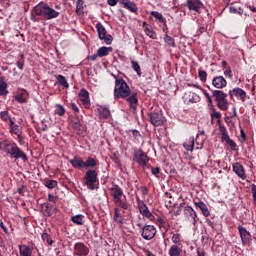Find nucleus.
Returning a JSON list of instances; mask_svg holds the SVG:
<instances>
[{
  "label": "nucleus",
  "instance_id": "1",
  "mask_svg": "<svg viewBox=\"0 0 256 256\" xmlns=\"http://www.w3.org/2000/svg\"><path fill=\"white\" fill-rule=\"evenodd\" d=\"M115 79V87H114V98L115 99H126L130 109H137V105L139 103V99L137 98L136 92H131V88L123 80V78H117L116 75H113Z\"/></svg>",
  "mask_w": 256,
  "mask_h": 256
},
{
  "label": "nucleus",
  "instance_id": "2",
  "mask_svg": "<svg viewBox=\"0 0 256 256\" xmlns=\"http://www.w3.org/2000/svg\"><path fill=\"white\" fill-rule=\"evenodd\" d=\"M0 149L3 153L9 155L10 159H15L16 161L19 159L22 161H29L27 154H25L15 143H11L8 140H4L0 143Z\"/></svg>",
  "mask_w": 256,
  "mask_h": 256
},
{
  "label": "nucleus",
  "instance_id": "3",
  "mask_svg": "<svg viewBox=\"0 0 256 256\" xmlns=\"http://www.w3.org/2000/svg\"><path fill=\"white\" fill-rule=\"evenodd\" d=\"M33 13L38 17H43V19H46L47 21L57 19V17L61 15V12L51 8L47 3L44 2H40L38 5H36L33 9Z\"/></svg>",
  "mask_w": 256,
  "mask_h": 256
},
{
  "label": "nucleus",
  "instance_id": "4",
  "mask_svg": "<svg viewBox=\"0 0 256 256\" xmlns=\"http://www.w3.org/2000/svg\"><path fill=\"white\" fill-rule=\"evenodd\" d=\"M110 193L114 199V203L116 207H120V209H124V211H127L129 209L130 205L127 201V197L123 194V189L119 187V185H113V187L110 188Z\"/></svg>",
  "mask_w": 256,
  "mask_h": 256
},
{
  "label": "nucleus",
  "instance_id": "5",
  "mask_svg": "<svg viewBox=\"0 0 256 256\" xmlns=\"http://www.w3.org/2000/svg\"><path fill=\"white\" fill-rule=\"evenodd\" d=\"M97 175V171L95 170H88L85 173L84 183L91 191L95 189V183L99 181Z\"/></svg>",
  "mask_w": 256,
  "mask_h": 256
},
{
  "label": "nucleus",
  "instance_id": "6",
  "mask_svg": "<svg viewBox=\"0 0 256 256\" xmlns=\"http://www.w3.org/2000/svg\"><path fill=\"white\" fill-rule=\"evenodd\" d=\"M96 29L100 41H104L106 45H111V43H113V36L107 34V30L105 29V26H103V24L97 23Z\"/></svg>",
  "mask_w": 256,
  "mask_h": 256
},
{
  "label": "nucleus",
  "instance_id": "7",
  "mask_svg": "<svg viewBox=\"0 0 256 256\" xmlns=\"http://www.w3.org/2000/svg\"><path fill=\"white\" fill-rule=\"evenodd\" d=\"M133 161H135L140 167H143V169H145V167H147V164L149 163V156H147V154H145L143 150H135L133 154Z\"/></svg>",
  "mask_w": 256,
  "mask_h": 256
},
{
  "label": "nucleus",
  "instance_id": "8",
  "mask_svg": "<svg viewBox=\"0 0 256 256\" xmlns=\"http://www.w3.org/2000/svg\"><path fill=\"white\" fill-rule=\"evenodd\" d=\"M219 131L221 134V139L222 141H224L225 143H227L228 146H230V149L232 151H237V143H235L233 141V139H231L229 137V132H227V128L225 126H219Z\"/></svg>",
  "mask_w": 256,
  "mask_h": 256
},
{
  "label": "nucleus",
  "instance_id": "9",
  "mask_svg": "<svg viewBox=\"0 0 256 256\" xmlns=\"http://www.w3.org/2000/svg\"><path fill=\"white\" fill-rule=\"evenodd\" d=\"M137 205L140 214L143 215V217H146V219H149V221H153V219H155V216H153L151 211H149V208L147 207V205H145V202H143V200L138 198Z\"/></svg>",
  "mask_w": 256,
  "mask_h": 256
},
{
  "label": "nucleus",
  "instance_id": "10",
  "mask_svg": "<svg viewBox=\"0 0 256 256\" xmlns=\"http://www.w3.org/2000/svg\"><path fill=\"white\" fill-rule=\"evenodd\" d=\"M157 234V229L153 225H146L142 228L141 236L146 241H150V239H153L155 235Z\"/></svg>",
  "mask_w": 256,
  "mask_h": 256
},
{
  "label": "nucleus",
  "instance_id": "11",
  "mask_svg": "<svg viewBox=\"0 0 256 256\" xmlns=\"http://www.w3.org/2000/svg\"><path fill=\"white\" fill-rule=\"evenodd\" d=\"M149 116L150 123H152L154 127H161V125L165 123V117H163V114L161 112H151Z\"/></svg>",
  "mask_w": 256,
  "mask_h": 256
},
{
  "label": "nucleus",
  "instance_id": "12",
  "mask_svg": "<svg viewBox=\"0 0 256 256\" xmlns=\"http://www.w3.org/2000/svg\"><path fill=\"white\" fill-rule=\"evenodd\" d=\"M183 215L193 225L197 223V212H195V210L191 206H185L183 208Z\"/></svg>",
  "mask_w": 256,
  "mask_h": 256
},
{
  "label": "nucleus",
  "instance_id": "13",
  "mask_svg": "<svg viewBox=\"0 0 256 256\" xmlns=\"http://www.w3.org/2000/svg\"><path fill=\"white\" fill-rule=\"evenodd\" d=\"M74 255L77 256H87L89 255V247L83 242H77L74 245Z\"/></svg>",
  "mask_w": 256,
  "mask_h": 256
},
{
  "label": "nucleus",
  "instance_id": "14",
  "mask_svg": "<svg viewBox=\"0 0 256 256\" xmlns=\"http://www.w3.org/2000/svg\"><path fill=\"white\" fill-rule=\"evenodd\" d=\"M41 211L44 217H51V215L57 213V207L49 203H44L41 205Z\"/></svg>",
  "mask_w": 256,
  "mask_h": 256
},
{
  "label": "nucleus",
  "instance_id": "15",
  "mask_svg": "<svg viewBox=\"0 0 256 256\" xmlns=\"http://www.w3.org/2000/svg\"><path fill=\"white\" fill-rule=\"evenodd\" d=\"M229 95L230 99H233V97H237L240 101H245V99H247V92L239 87L230 90Z\"/></svg>",
  "mask_w": 256,
  "mask_h": 256
},
{
  "label": "nucleus",
  "instance_id": "16",
  "mask_svg": "<svg viewBox=\"0 0 256 256\" xmlns=\"http://www.w3.org/2000/svg\"><path fill=\"white\" fill-rule=\"evenodd\" d=\"M183 99H184V102H186L187 104L199 103V101H201V96H199V94L194 93L192 91H188L184 94Z\"/></svg>",
  "mask_w": 256,
  "mask_h": 256
},
{
  "label": "nucleus",
  "instance_id": "17",
  "mask_svg": "<svg viewBox=\"0 0 256 256\" xmlns=\"http://www.w3.org/2000/svg\"><path fill=\"white\" fill-rule=\"evenodd\" d=\"M238 231L243 245H248V243H251V233H249L245 227L238 226Z\"/></svg>",
  "mask_w": 256,
  "mask_h": 256
},
{
  "label": "nucleus",
  "instance_id": "18",
  "mask_svg": "<svg viewBox=\"0 0 256 256\" xmlns=\"http://www.w3.org/2000/svg\"><path fill=\"white\" fill-rule=\"evenodd\" d=\"M212 85L215 89H225L227 87V80L223 76H216L212 79Z\"/></svg>",
  "mask_w": 256,
  "mask_h": 256
},
{
  "label": "nucleus",
  "instance_id": "19",
  "mask_svg": "<svg viewBox=\"0 0 256 256\" xmlns=\"http://www.w3.org/2000/svg\"><path fill=\"white\" fill-rule=\"evenodd\" d=\"M232 167L234 173H236V175L240 177V179H242L243 181L247 179V175L245 174V168L243 167V165H241V163L237 162L233 164Z\"/></svg>",
  "mask_w": 256,
  "mask_h": 256
},
{
  "label": "nucleus",
  "instance_id": "20",
  "mask_svg": "<svg viewBox=\"0 0 256 256\" xmlns=\"http://www.w3.org/2000/svg\"><path fill=\"white\" fill-rule=\"evenodd\" d=\"M120 3L122 7L130 11V13H137V11H139L137 4H135V2H131V0H120Z\"/></svg>",
  "mask_w": 256,
  "mask_h": 256
},
{
  "label": "nucleus",
  "instance_id": "21",
  "mask_svg": "<svg viewBox=\"0 0 256 256\" xmlns=\"http://www.w3.org/2000/svg\"><path fill=\"white\" fill-rule=\"evenodd\" d=\"M142 26L144 27V33L149 37L150 39H157V33L155 30H153V26L147 24V22H143Z\"/></svg>",
  "mask_w": 256,
  "mask_h": 256
},
{
  "label": "nucleus",
  "instance_id": "22",
  "mask_svg": "<svg viewBox=\"0 0 256 256\" xmlns=\"http://www.w3.org/2000/svg\"><path fill=\"white\" fill-rule=\"evenodd\" d=\"M78 97L83 105H91V100L89 99V91H87L85 88L80 90Z\"/></svg>",
  "mask_w": 256,
  "mask_h": 256
},
{
  "label": "nucleus",
  "instance_id": "23",
  "mask_svg": "<svg viewBox=\"0 0 256 256\" xmlns=\"http://www.w3.org/2000/svg\"><path fill=\"white\" fill-rule=\"evenodd\" d=\"M14 99L17 101V103H27V101H29V93L23 90L14 96Z\"/></svg>",
  "mask_w": 256,
  "mask_h": 256
},
{
  "label": "nucleus",
  "instance_id": "24",
  "mask_svg": "<svg viewBox=\"0 0 256 256\" xmlns=\"http://www.w3.org/2000/svg\"><path fill=\"white\" fill-rule=\"evenodd\" d=\"M69 163L72 165V167H74V169H83L84 167V161L78 156H75L73 159L69 160Z\"/></svg>",
  "mask_w": 256,
  "mask_h": 256
},
{
  "label": "nucleus",
  "instance_id": "25",
  "mask_svg": "<svg viewBox=\"0 0 256 256\" xmlns=\"http://www.w3.org/2000/svg\"><path fill=\"white\" fill-rule=\"evenodd\" d=\"M196 207L200 209L204 217H209L211 215V212H209V208L207 207V204L203 203L202 201L195 202Z\"/></svg>",
  "mask_w": 256,
  "mask_h": 256
},
{
  "label": "nucleus",
  "instance_id": "26",
  "mask_svg": "<svg viewBox=\"0 0 256 256\" xmlns=\"http://www.w3.org/2000/svg\"><path fill=\"white\" fill-rule=\"evenodd\" d=\"M212 94H213V97H215L217 103H219L220 101L227 100V94L221 90H214Z\"/></svg>",
  "mask_w": 256,
  "mask_h": 256
},
{
  "label": "nucleus",
  "instance_id": "27",
  "mask_svg": "<svg viewBox=\"0 0 256 256\" xmlns=\"http://www.w3.org/2000/svg\"><path fill=\"white\" fill-rule=\"evenodd\" d=\"M201 7H203V4L201 2H197L193 0L188 1V8L190 9V11H196L197 13H199V10L201 9Z\"/></svg>",
  "mask_w": 256,
  "mask_h": 256
},
{
  "label": "nucleus",
  "instance_id": "28",
  "mask_svg": "<svg viewBox=\"0 0 256 256\" xmlns=\"http://www.w3.org/2000/svg\"><path fill=\"white\" fill-rule=\"evenodd\" d=\"M19 255L20 256H31L33 255V251L27 245L19 246Z\"/></svg>",
  "mask_w": 256,
  "mask_h": 256
},
{
  "label": "nucleus",
  "instance_id": "29",
  "mask_svg": "<svg viewBox=\"0 0 256 256\" xmlns=\"http://www.w3.org/2000/svg\"><path fill=\"white\" fill-rule=\"evenodd\" d=\"M183 147L186 149V151H193V148L195 147V138L190 137L189 139H186Z\"/></svg>",
  "mask_w": 256,
  "mask_h": 256
},
{
  "label": "nucleus",
  "instance_id": "30",
  "mask_svg": "<svg viewBox=\"0 0 256 256\" xmlns=\"http://www.w3.org/2000/svg\"><path fill=\"white\" fill-rule=\"evenodd\" d=\"M111 51H113V48L103 46L97 50V55L98 57H107Z\"/></svg>",
  "mask_w": 256,
  "mask_h": 256
},
{
  "label": "nucleus",
  "instance_id": "31",
  "mask_svg": "<svg viewBox=\"0 0 256 256\" xmlns=\"http://www.w3.org/2000/svg\"><path fill=\"white\" fill-rule=\"evenodd\" d=\"M98 113L100 115V119H108V117L111 116V111L105 107L98 108Z\"/></svg>",
  "mask_w": 256,
  "mask_h": 256
},
{
  "label": "nucleus",
  "instance_id": "32",
  "mask_svg": "<svg viewBox=\"0 0 256 256\" xmlns=\"http://www.w3.org/2000/svg\"><path fill=\"white\" fill-rule=\"evenodd\" d=\"M56 81L58 85H61V87H64L65 89H69V83L67 82V79H65V76L58 75L56 77Z\"/></svg>",
  "mask_w": 256,
  "mask_h": 256
},
{
  "label": "nucleus",
  "instance_id": "33",
  "mask_svg": "<svg viewBox=\"0 0 256 256\" xmlns=\"http://www.w3.org/2000/svg\"><path fill=\"white\" fill-rule=\"evenodd\" d=\"M182 250L179 246L173 245L169 249L170 256H181Z\"/></svg>",
  "mask_w": 256,
  "mask_h": 256
},
{
  "label": "nucleus",
  "instance_id": "34",
  "mask_svg": "<svg viewBox=\"0 0 256 256\" xmlns=\"http://www.w3.org/2000/svg\"><path fill=\"white\" fill-rule=\"evenodd\" d=\"M73 129L77 131L78 135H81L83 133V126H81V121L79 119H75L72 121Z\"/></svg>",
  "mask_w": 256,
  "mask_h": 256
},
{
  "label": "nucleus",
  "instance_id": "35",
  "mask_svg": "<svg viewBox=\"0 0 256 256\" xmlns=\"http://www.w3.org/2000/svg\"><path fill=\"white\" fill-rule=\"evenodd\" d=\"M114 221L123 225V216H121V210L119 208H114Z\"/></svg>",
  "mask_w": 256,
  "mask_h": 256
},
{
  "label": "nucleus",
  "instance_id": "36",
  "mask_svg": "<svg viewBox=\"0 0 256 256\" xmlns=\"http://www.w3.org/2000/svg\"><path fill=\"white\" fill-rule=\"evenodd\" d=\"M9 91L7 90V83L3 78H0V96L8 95Z\"/></svg>",
  "mask_w": 256,
  "mask_h": 256
},
{
  "label": "nucleus",
  "instance_id": "37",
  "mask_svg": "<svg viewBox=\"0 0 256 256\" xmlns=\"http://www.w3.org/2000/svg\"><path fill=\"white\" fill-rule=\"evenodd\" d=\"M97 166V161L94 158L89 157L86 161H84V167L87 169H93V167Z\"/></svg>",
  "mask_w": 256,
  "mask_h": 256
},
{
  "label": "nucleus",
  "instance_id": "38",
  "mask_svg": "<svg viewBox=\"0 0 256 256\" xmlns=\"http://www.w3.org/2000/svg\"><path fill=\"white\" fill-rule=\"evenodd\" d=\"M150 15L152 16V17H155V19L157 20V21H159V23H165V18L163 17V14H161L160 12H157V11H151L150 12Z\"/></svg>",
  "mask_w": 256,
  "mask_h": 256
},
{
  "label": "nucleus",
  "instance_id": "39",
  "mask_svg": "<svg viewBox=\"0 0 256 256\" xmlns=\"http://www.w3.org/2000/svg\"><path fill=\"white\" fill-rule=\"evenodd\" d=\"M132 69L137 73L138 77H141V66L139 62L132 60L131 61Z\"/></svg>",
  "mask_w": 256,
  "mask_h": 256
},
{
  "label": "nucleus",
  "instance_id": "40",
  "mask_svg": "<svg viewBox=\"0 0 256 256\" xmlns=\"http://www.w3.org/2000/svg\"><path fill=\"white\" fill-rule=\"evenodd\" d=\"M10 133H14V135L19 137L23 133L22 127L20 125H15L14 127L10 128Z\"/></svg>",
  "mask_w": 256,
  "mask_h": 256
},
{
  "label": "nucleus",
  "instance_id": "41",
  "mask_svg": "<svg viewBox=\"0 0 256 256\" xmlns=\"http://www.w3.org/2000/svg\"><path fill=\"white\" fill-rule=\"evenodd\" d=\"M218 103V107L219 109H221V111H227L229 109V102L226 100H222Z\"/></svg>",
  "mask_w": 256,
  "mask_h": 256
},
{
  "label": "nucleus",
  "instance_id": "42",
  "mask_svg": "<svg viewBox=\"0 0 256 256\" xmlns=\"http://www.w3.org/2000/svg\"><path fill=\"white\" fill-rule=\"evenodd\" d=\"M55 113L56 115H59V117H63V115H65V107L61 104H56Z\"/></svg>",
  "mask_w": 256,
  "mask_h": 256
},
{
  "label": "nucleus",
  "instance_id": "43",
  "mask_svg": "<svg viewBox=\"0 0 256 256\" xmlns=\"http://www.w3.org/2000/svg\"><path fill=\"white\" fill-rule=\"evenodd\" d=\"M164 41L170 47H175V39L173 37L166 34L165 37H164Z\"/></svg>",
  "mask_w": 256,
  "mask_h": 256
},
{
  "label": "nucleus",
  "instance_id": "44",
  "mask_svg": "<svg viewBox=\"0 0 256 256\" xmlns=\"http://www.w3.org/2000/svg\"><path fill=\"white\" fill-rule=\"evenodd\" d=\"M42 240L44 243H47V245H53V239H51V236L47 233L42 234Z\"/></svg>",
  "mask_w": 256,
  "mask_h": 256
},
{
  "label": "nucleus",
  "instance_id": "45",
  "mask_svg": "<svg viewBox=\"0 0 256 256\" xmlns=\"http://www.w3.org/2000/svg\"><path fill=\"white\" fill-rule=\"evenodd\" d=\"M72 221L76 225H83V215H76L72 217Z\"/></svg>",
  "mask_w": 256,
  "mask_h": 256
},
{
  "label": "nucleus",
  "instance_id": "46",
  "mask_svg": "<svg viewBox=\"0 0 256 256\" xmlns=\"http://www.w3.org/2000/svg\"><path fill=\"white\" fill-rule=\"evenodd\" d=\"M229 10H230V13H235L237 15H243V9L242 8H238V7H235V6H230Z\"/></svg>",
  "mask_w": 256,
  "mask_h": 256
},
{
  "label": "nucleus",
  "instance_id": "47",
  "mask_svg": "<svg viewBox=\"0 0 256 256\" xmlns=\"http://www.w3.org/2000/svg\"><path fill=\"white\" fill-rule=\"evenodd\" d=\"M198 77H199L200 81L205 83V81H207V72L205 70H199Z\"/></svg>",
  "mask_w": 256,
  "mask_h": 256
},
{
  "label": "nucleus",
  "instance_id": "48",
  "mask_svg": "<svg viewBox=\"0 0 256 256\" xmlns=\"http://www.w3.org/2000/svg\"><path fill=\"white\" fill-rule=\"evenodd\" d=\"M0 119L2 121H5V122L9 121L11 119V117H9V112L8 111H2L0 113Z\"/></svg>",
  "mask_w": 256,
  "mask_h": 256
},
{
  "label": "nucleus",
  "instance_id": "49",
  "mask_svg": "<svg viewBox=\"0 0 256 256\" xmlns=\"http://www.w3.org/2000/svg\"><path fill=\"white\" fill-rule=\"evenodd\" d=\"M172 242L175 243V245L181 243V234L179 233L173 234Z\"/></svg>",
  "mask_w": 256,
  "mask_h": 256
},
{
  "label": "nucleus",
  "instance_id": "50",
  "mask_svg": "<svg viewBox=\"0 0 256 256\" xmlns=\"http://www.w3.org/2000/svg\"><path fill=\"white\" fill-rule=\"evenodd\" d=\"M46 187L48 189H55V187H57V180H50L46 182Z\"/></svg>",
  "mask_w": 256,
  "mask_h": 256
},
{
  "label": "nucleus",
  "instance_id": "51",
  "mask_svg": "<svg viewBox=\"0 0 256 256\" xmlns=\"http://www.w3.org/2000/svg\"><path fill=\"white\" fill-rule=\"evenodd\" d=\"M48 201H50V203H57L59 198L53 194H48Z\"/></svg>",
  "mask_w": 256,
  "mask_h": 256
},
{
  "label": "nucleus",
  "instance_id": "52",
  "mask_svg": "<svg viewBox=\"0 0 256 256\" xmlns=\"http://www.w3.org/2000/svg\"><path fill=\"white\" fill-rule=\"evenodd\" d=\"M240 133H241V136L239 138V141H240V143H245V141L247 139L246 136H245V130H243V128H241Z\"/></svg>",
  "mask_w": 256,
  "mask_h": 256
},
{
  "label": "nucleus",
  "instance_id": "53",
  "mask_svg": "<svg viewBox=\"0 0 256 256\" xmlns=\"http://www.w3.org/2000/svg\"><path fill=\"white\" fill-rule=\"evenodd\" d=\"M76 11H83V0L77 1Z\"/></svg>",
  "mask_w": 256,
  "mask_h": 256
},
{
  "label": "nucleus",
  "instance_id": "54",
  "mask_svg": "<svg viewBox=\"0 0 256 256\" xmlns=\"http://www.w3.org/2000/svg\"><path fill=\"white\" fill-rule=\"evenodd\" d=\"M151 173L152 175H159V173H161V169L159 167H155V168H151Z\"/></svg>",
  "mask_w": 256,
  "mask_h": 256
},
{
  "label": "nucleus",
  "instance_id": "55",
  "mask_svg": "<svg viewBox=\"0 0 256 256\" xmlns=\"http://www.w3.org/2000/svg\"><path fill=\"white\" fill-rule=\"evenodd\" d=\"M224 75L226 77H229L231 79V77H233V72L231 71V68H228L224 71Z\"/></svg>",
  "mask_w": 256,
  "mask_h": 256
},
{
  "label": "nucleus",
  "instance_id": "56",
  "mask_svg": "<svg viewBox=\"0 0 256 256\" xmlns=\"http://www.w3.org/2000/svg\"><path fill=\"white\" fill-rule=\"evenodd\" d=\"M197 256H207V252L201 248H197Z\"/></svg>",
  "mask_w": 256,
  "mask_h": 256
},
{
  "label": "nucleus",
  "instance_id": "57",
  "mask_svg": "<svg viewBox=\"0 0 256 256\" xmlns=\"http://www.w3.org/2000/svg\"><path fill=\"white\" fill-rule=\"evenodd\" d=\"M70 107L72 111H75V113H79V108L77 107V105L75 103H70Z\"/></svg>",
  "mask_w": 256,
  "mask_h": 256
},
{
  "label": "nucleus",
  "instance_id": "58",
  "mask_svg": "<svg viewBox=\"0 0 256 256\" xmlns=\"http://www.w3.org/2000/svg\"><path fill=\"white\" fill-rule=\"evenodd\" d=\"M204 97H206L207 102L211 105L213 103V100L211 99V95L209 93L204 92Z\"/></svg>",
  "mask_w": 256,
  "mask_h": 256
},
{
  "label": "nucleus",
  "instance_id": "59",
  "mask_svg": "<svg viewBox=\"0 0 256 256\" xmlns=\"http://www.w3.org/2000/svg\"><path fill=\"white\" fill-rule=\"evenodd\" d=\"M97 57H99V55H97V52L93 55L88 56L89 61H97Z\"/></svg>",
  "mask_w": 256,
  "mask_h": 256
},
{
  "label": "nucleus",
  "instance_id": "60",
  "mask_svg": "<svg viewBox=\"0 0 256 256\" xmlns=\"http://www.w3.org/2000/svg\"><path fill=\"white\" fill-rule=\"evenodd\" d=\"M117 1L118 0H107L108 5H110L111 7H115V5H117Z\"/></svg>",
  "mask_w": 256,
  "mask_h": 256
},
{
  "label": "nucleus",
  "instance_id": "61",
  "mask_svg": "<svg viewBox=\"0 0 256 256\" xmlns=\"http://www.w3.org/2000/svg\"><path fill=\"white\" fill-rule=\"evenodd\" d=\"M158 225L159 227H165V220H163L162 218H158Z\"/></svg>",
  "mask_w": 256,
  "mask_h": 256
},
{
  "label": "nucleus",
  "instance_id": "62",
  "mask_svg": "<svg viewBox=\"0 0 256 256\" xmlns=\"http://www.w3.org/2000/svg\"><path fill=\"white\" fill-rule=\"evenodd\" d=\"M140 190H141L142 195H147V193H148L147 187L141 186Z\"/></svg>",
  "mask_w": 256,
  "mask_h": 256
},
{
  "label": "nucleus",
  "instance_id": "63",
  "mask_svg": "<svg viewBox=\"0 0 256 256\" xmlns=\"http://www.w3.org/2000/svg\"><path fill=\"white\" fill-rule=\"evenodd\" d=\"M0 227L3 229L4 233H7V227H5V224H3V220L0 219Z\"/></svg>",
  "mask_w": 256,
  "mask_h": 256
},
{
  "label": "nucleus",
  "instance_id": "64",
  "mask_svg": "<svg viewBox=\"0 0 256 256\" xmlns=\"http://www.w3.org/2000/svg\"><path fill=\"white\" fill-rule=\"evenodd\" d=\"M17 67H18V69H23V67H24V65H25V63L23 62V61H19V62H17Z\"/></svg>",
  "mask_w": 256,
  "mask_h": 256
}]
</instances>
